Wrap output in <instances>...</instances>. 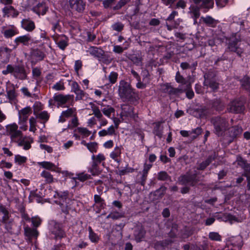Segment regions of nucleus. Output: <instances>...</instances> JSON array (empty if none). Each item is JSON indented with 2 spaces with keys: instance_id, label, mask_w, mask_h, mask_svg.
<instances>
[{
  "instance_id": "nucleus-1",
  "label": "nucleus",
  "mask_w": 250,
  "mask_h": 250,
  "mask_svg": "<svg viewBox=\"0 0 250 250\" xmlns=\"http://www.w3.org/2000/svg\"><path fill=\"white\" fill-rule=\"evenodd\" d=\"M210 122L213 126V133L218 137L223 136L230 128L229 120L225 116H213L210 118Z\"/></svg>"
},
{
  "instance_id": "nucleus-2",
  "label": "nucleus",
  "mask_w": 250,
  "mask_h": 250,
  "mask_svg": "<svg viewBox=\"0 0 250 250\" xmlns=\"http://www.w3.org/2000/svg\"><path fill=\"white\" fill-rule=\"evenodd\" d=\"M74 98L73 95L55 93L52 98L49 100V106L52 108L56 104L58 107H68L74 105Z\"/></svg>"
},
{
  "instance_id": "nucleus-3",
  "label": "nucleus",
  "mask_w": 250,
  "mask_h": 250,
  "mask_svg": "<svg viewBox=\"0 0 250 250\" xmlns=\"http://www.w3.org/2000/svg\"><path fill=\"white\" fill-rule=\"evenodd\" d=\"M131 85L125 82L122 80L120 82L118 92L120 98L124 100H129L134 97L135 91Z\"/></svg>"
},
{
  "instance_id": "nucleus-4",
  "label": "nucleus",
  "mask_w": 250,
  "mask_h": 250,
  "mask_svg": "<svg viewBox=\"0 0 250 250\" xmlns=\"http://www.w3.org/2000/svg\"><path fill=\"white\" fill-rule=\"evenodd\" d=\"M57 196L59 199V204L61 208L62 212L65 214H68L70 209V203L72 201L68 198V191L57 192L54 195L56 197Z\"/></svg>"
},
{
  "instance_id": "nucleus-5",
  "label": "nucleus",
  "mask_w": 250,
  "mask_h": 250,
  "mask_svg": "<svg viewBox=\"0 0 250 250\" xmlns=\"http://www.w3.org/2000/svg\"><path fill=\"white\" fill-rule=\"evenodd\" d=\"M227 48L231 52L236 53L239 56H241L243 53V50L240 48L239 43L241 42L239 36L236 34L232 35L227 39Z\"/></svg>"
},
{
  "instance_id": "nucleus-6",
  "label": "nucleus",
  "mask_w": 250,
  "mask_h": 250,
  "mask_svg": "<svg viewBox=\"0 0 250 250\" xmlns=\"http://www.w3.org/2000/svg\"><path fill=\"white\" fill-rule=\"evenodd\" d=\"M245 109L244 103L241 100L235 99L228 104L227 111L229 113L238 114L243 112Z\"/></svg>"
},
{
  "instance_id": "nucleus-7",
  "label": "nucleus",
  "mask_w": 250,
  "mask_h": 250,
  "mask_svg": "<svg viewBox=\"0 0 250 250\" xmlns=\"http://www.w3.org/2000/svg\"><path fill=\"white\" fill-rule=\"evenodd\" d=\"M91 109L92 111V114L98 119L99 122V125L98 128H101L103 126H106L108 124V121L103 116L101 111L99 107L95 104L91 102L89 103Z\"/></svg>"
},
{
  "instance_id": "nucleus-8",
  "label": "nucleus",
  "mask_w": 250,
  "mask_h": 250,
  "mask_svg": "<svg viewBox=\"0 0 250 250\" xmlns=\"http://www.w3.org/2000/svg\"><path fill=\"white\" fill-rule=\"evenodd\" d=\"M6 129L7 135L10 136L11 140L13 142H17L18 139L22 136L21 131L18 129V126L15 123L7 125Z\"/></svg>"
},
{
  "instance_id": "nucleus-9",
  "label": "nucleus",
  "mask_w": 250,
  "mask_h": 250,
  "mask_svg": "<svg viewBox=\"0 0 250 250\" xmlns=\"http://www.w3.org/2000/svg\"><path fill=\"white\" fill-rule=\"evenodd\" d=\"M92 164L90 169V172L93 175H96L99 174L98 166L104 161L105 157L102 153H99L98 155L92 156Z\"/></svg>"
},
{
  "instance_id": "nucleus-10",
  "label": "nucleus",
  "mask_w": 250,
  "mask_h": 250,
  "mask_svg": "<svg viewBox=\"0 0 250 250\" xmlns=\"http://www.w3.org/2000/svg\"><path fill=\"white\" fill-rule=\"evenodd\" d=\"M29 2L34 5L32 7V11L38 15H44L48 10V7L44 2L37 3L36 0H29Z\"/></svg>"
},
{
  "instance_id": "nucleus-11",
  "label": "nucleus",
  "mask_w": 250,
  "mask_h": 250,
  "mask_svg": "<svg viewBox=\"0 0 250 250\" xmlns=\"http://www.w3.org/2000/svg\"><path fill=\"white\" fill-rule=\"evenodd\" d=\"M198 181L196 179V174H190L188 173L181 175L179 178V182L182 185H189L191 186H195Z\"/></svg>"
},
{
  "instance_id": "nucleus-12",
  "label": "nucleus",
  "mask_w": 250,
  "mask_h": 250,
  "mask_svg": "<svg viewBox=\"0 0 250 250\" xmlns=\"http://www.w3.org/2000/svg\"><path fill=\"white\" fill-rule=\"evenodd\" d=\"M12 75L15 78L21 80H24L27 79V74L23 65L12 66Z\"/></svg>"
},
{
  "instance_id": "nucleus-13",
  "label": "nucleus",
  "mask_w": 250,
  "mask_h": 250,
  "mask_svg": "<svg viewBox=\"0 0 250 250\" xmlns=\"http://www.w3.org/2000/svg\"><path fill=\"white\" fill-rule=\"evenodd\" d=\"M71 10L79 13H83L85 8L86 3L83 0H69Z\"/></svg>"
},
{
  "instance_id": "nucleus-14",
  "label": "nucleus",
  "mask_w": 250,
  "mask_h": 250,
  "mask_svg": "<svg viewBox=\"0 0 250 250\" xmlns=\"http://www.w3.org/2000/svg\"><path fill=\"white\" fill-rule=\"evenodd\" d=\"M52 38L59 48L62 50H64L68 45L69 39L64 35L56 34Z\"/></svg>"
},
{
  "instance_id": "nucleus-15",
  "label": "nucleus",
  "mask_w": 250,
  "mask_h": 250,
  "mask_svg": "<svg viewBox=\"0 0 250 250\" xmlns=\"http://www.w3.org/2000/svg\"><path fill=\"white\" fill-rule=\"evenodd\" d=\"M52 234L54 235L55 239H61L66 236L65 231L63 229L62 224L55 223L51 229Z\"/></svg>"
},
{
  "instance_id": "nucleus-16",
  "label": "nucleus",
  "mask_w": 250,
  "mask_h": 250,
  "mask_svg": "<svg viewBox=\"0 0 250 250\" xmlns=\"http://www.w3.org/2000/svg\"><path fill=\"white\" fill-rule=\"evenodd\" d=\"M71 91L76 94V100H80L83 99L86 93L83 90L79 84L76 81H73L71 84Z\"/></svg>"
},
{
  "instance_id": "nucleus-17",
  "label": "nucleus",
  "mask_w": 250,
  "mask_h": 250,
  "mask_svg": "<svg viewBox=\"0 0 250 250\" xmlns=\"http://www.w3.org/2000/svg\"><path fill=\"white\" fill-rule=\"evenodd\" d=\"M32 108L30 106H26L25 108L19 111V124L26 123L29 116L32 113Z\"/></svg>"
},
{
  "instance_id": "nucleus-18",
  "label": "nucleus",
  "mask_w": 250,
  "mask_h": 250,
  "mask_svg": "<svg viewBox=\"0 0 250 250\" xmlns=\"http://www.w3.org/2000/svg\"><path fill=\"white\" fill-rule=\"evenodd\" d=\"M76 113L75 108H68L66 110L62 112L58 121L59 123H64L67 119L73 117Z\"/></svg>"
},
{
  "instance_id": "nucleus-19",
  "label": "nucleus",
  "mask_w": 250,
  "mask_h": 250,
  "mask_svg": "<svg viewBox=\"0 0 250 250\" xmlns=\"http://www.w3.org/2000/svg\"><path fill=\"white\" fill-rule=\"evenodd\" d=\"M24 235L27 237L28 240L30 242H32L33 239H37L39 232L35 228H31L28 226H26L24 228Z\"/></svg>"
},
{
  "instance_id": "nucleus-20",
  "label": "nucleus",
  "mask_w": 250,
  "mask_h": 250,
  "mask_svg": "<svg viewBox=\"0 0 250 250\" xmlns=\"http://www.w3.org/2000/svg\"><path fill=\"white\" fill-rule=\"evenodd\" d=\"M121 117L135 118V114L134 113V108L130 105L125 104L122 106V112H121Z\"/></svg>"
},
{
  "instance_id": "nucleus-21",
  "label": "nucleus",
  "mask_w": 250,
  "mask_h": 250,
  "mask_svg": "<svg viewBox=\"0 0 250 250\" xmlns=\"http://www.w3.org/2000/svg\"><path fill=\"white\" fill-rule=\"evenodd\" d=\"M12 49L7 47H0V61L3 63H7L10 59Z\"/></svg>"
},
{
  "instance_id": "nucleus-22",
  "label": "nucleus",
  "mask_w": 250,
  "mask_h": 250,
  "mask_svg": "<svg viewBox=\"0 0 250 250\" xmlns=\"http://www.w3.org/2000/svg\"><path fill=\"white\" fill-rule=\"evenodd\" d=\"M30 53L32 61H35L36 62L43 60L45 56L44 53L38 48L32 49Z\"/></svg>"
},
{
  "instance_id": "nucleus-23",
  "label": "nucleus",
  "mask_w": 250,
  "mask_h": 250,
  "mask_svg": "<svg viewBox=\"0 0 250 250\" xmlns=\"http://www.w3.org/2000/svg\"><path fill=\"white\" fill-rule=\"evenodd\" d=\"M146 233V231L143 226H137L135 229L134 233L136 242H140L142 241L143 239L145 238Z\"/></svg>"
},
{
  "instance_id": "nucleus-24",
  "label": "nucleus",
  "mask_w": 250,
  "mask_h": 250,
  "mask_svg": "<svg viewBox=\"0 0 250 250\" xmlns=\"http://www.w3.org/2000/svg\"><path fill=\"white\" fill-rule=\"evenodd\" d=\"M21 27L28 32L33 31L36 27L34 22L30 19H24L21 22Z\"/></svg>"
},
{
  "instance_id": "nucleus-25",
  "label": "nucleus",
  "mask_w": 250,
  "mask_h": 250,
  "mask_svg": "<svg viewBox=\"0 0 250 250\" xmlns=\"http://www.w3.org/2000/svg\"><path fill=\"white\" fill-rule=\"evenodd\" d=\"M34 114L36 116L37 119L41 120V123L44 124L49 120L50 118V114L47 111L39 112L36 109H34Z\"/></svg>"
},
{
  "instance_id": "nucleus-26",
  "label": "nucleus",
  "mask_w": 250,
  "mask_h": 250,
  "mask_svg": "<svg viewBox=\"0 0 250 250\" xmlns=\"http://www.w3.org/2000/svg\"><path fill=\"white\" fill-rule=\"evenodd\" d=\"M38 164L39 166L45 169L57 172L59 171V168L52 162L43 161L38 162Z\"/></svg>"
},
{
  "instance_id": "nucleus-27",
  "label": "nucleus",
  "mask_w": 250,
  "mask_h": 250,
  "mask_svg": "<svg viewBox=\"0 0 250 250\" xmlns=\"http://www.w3.org/2000/svg\"><path fill=\"white\" fill-rule=\"evenodd\" d=\"M205 81L204 84L205 86L210 87L213 90H215L218 88L219 83L214 80L209 78V74H206L204 75Z\"/></svg>"
},
{
  "instance_id": "nucleus-28",
  "label": "nucleus",
  "mask_w": 250,
  "mask_h": 250,
  "mask_svg": "<svg viewBox=\"0 0 250 250\" xmlns=\"http://www.w3.org/2000/svg\"><path fill=\"white\" fill-rule=\"evenodd\" d=\"M117 129L111 125L109 126L107 129H103L98 132V135L100 137H105L106 136H113L116 135Z\"/></svg>"
},
{
  "instance_id": "nucleus-29",
  "label": "nucleus",
  "mask_w": 250,
  "mask_h": 250,
  "mask_svg": "<svg viewBox=\"0 0 250 250\" xmlns=\"http://www.w3.org/2000/svg\"><path fill=\"white\" fill-rule=\"evenodd\" d=\"M3 16L9 17H16L19 15V12L12 6H5L2 9Z\"/></svg>"
},
{
  "instance_id": "nucleus-30",
  "label": "nucleus",
  "mask_w": 250,
  "mask_h": 250,
  "mask_svg": "<svg viewBox=\"0 0 250 250\" xmlns=\"http://www.w3.org/2000/svg\"><path fill=\"white\" fill-rule=\"evenodd\" d=\"M88 52L90 55L98 59H103L104 56V51L95 46H91Z\"/></svg>"
},
{
  "instance_id": "nucleus-31",
  "label": "nucleus",
  "mask_w": 250,
  "mask_h": 250,
  "mask_svg": "<svg viewBox=\"0 0 250 250\" xmlns=\"http://www.w3.org/2000/svg\"><path fill=\"white\" fill-rule=\"evenodd\" d=\"M122 146H116L114 150L110 153V157L114 161L119 163L120 162L119 158H120L122 154Z\"/></svg>"
},
{
  "instance_id": "nucleus-32",
  "label": "nucleus",
  "mask_w": 250,
  "mask_h": 250,
  "mask_svg": "<svg viewBox=\"0 0 250 250\" xmlns=\"http://www.w3.org/2000/svg\"><path fill=\"white\" fill-rule=\"evenodd\" d=\"M165 88L164 89V92L168 93L170 95H177L179 93L184 92L185 90L181 88H174L168 84L164 85Z\"/></svg>"
},
{
  "instance_id": "nucleus-33",
  "label": "nucleus",
  "mask_w": 250,
  "mask_h": 250,
  "mask_svg": "<svg viewBox=\"0 0 250 250\" xmlns=\"http://www.w3.org/2000/svg\"><path fill=\"white\" fill-rule=\"evenodd\" d=\"M41 176L44 179V182L46 184H50L54 183L55 179L53 175L47 170H43L40 174Z\"/></svg>"
},
{
  "instance_id": "nucleus-34",
  "label": "nucleus",
  "mask_w": 250,
  "mask_h": 250,
  "mask_svg": "<svg viewBox=\"0 0 250 250\" xmlns=\"http://www.w3.org/2000/svg\"><path fill=\"white\" fill-rule=\"evenodd\" d=\"M30 40L31 36L29 34H27L17 37L15 39L14 42L16 44L17 46H18L20 43L24 45H27L28 44Z\"/></svg>"
},
{
  "instance_id": "nucleus-35",
  "label": "nucleus",
  "mask_w": 250,
  "mask_h": 250,
  "mask_svg": "<svg viewBox=\"0 0 250 250\" xmlns=\"http://www.w3.org/2000/svg\"><path fill=\"white\" fill-rule=\"evenodd\" d=\"M163 123L164 121H160L153 123L154 128L153 133L160 138L162 137L163 135V126L162 125V124Z\"/></svg>"
},
{
  "instance_id": "nucleus-36",
  "label": "nucleus",
  "mask_w": 250,
  "mask_h": 250,
  "mask_svg": "<svg viewBox=\"0 0 250 250\" xmlns=\"http://www.w3.org/2000/svg\"><path fill=\"white\" fill-rule=\"evenodd\" d=\"M201 20L203 22L208 26L211 27H215L218 23L219 21L217 20H215L212 17L209 16H207L205 17H202Z\"/></svg>"
},
{
  "instance_id": "nucleus-37",
  "label": "nucleus",
  "mask_w": 250,
  "mask_h": 250,
  "mask_svg": "<svg viewBox=\"0 0 250 250\" xmlns=\"http://www.w3.org/2000/svg\"><path fill=\"white\" fill-rule=\"evenodd\" d=\"M215 158L216 154L214 153L213 155L209 156L205 161L200 163L198 165L197 169L199 170L205 169Z\"/></svg>"
},
{
  "instance_id": "nucleus-38",
  "label": "nucleus",
  "mask_w": 250,
  "mask_h": 250,
  "mask_svg": "<svg viewBox=\"0 0 250 250\" xmlns=\"http://www.w3.org/2000/svg\"><path fill=\"white\" fill-rule=\"evenodd\" d=\"M2 33L5 38H10L18 34L19 32L15 27L13 26L11 28L6 29L3 30Z\"/></svg>"
},
{
  "instance_id": "nucleus-39",
  "label": "nucleus",
  "mask_w": 250,
  "mask_h": 250,
  "mask_svg": "<svg viewBox=\"0 0 250 250\" xmlns=\"http://www.w3.org/2000/svg\"><path fill=\"white\" fill-rule=\"evenodd\" d=\"M81 144L86 146L87 149L92 153L96 152L98 148V144L96 142L86 143L85 141L83 140Z\"/></svg>"
},
{
  "instance_id": "nucleus-40",
  "label": "nucleus",
  "mask_w": 250,
  "mask_h": 250,
  "mask_svg": "<svg viewBox=\"0 0 250 250\" xmlns=\"http://www.w3.org/2000/svg\"><path fill=\"white\" fill-rule=\"evenodd\" d=\"M214 5L213 0H202L200 8L204 9V12H207L209 9L213 8Z\"/></svg>"
},
{
  "instance_id": "nucleus-41",
  "label": "nucleus",
  "mask_w": 250,
  "mask_h": 250,
  "mask_svg": "<svg viewBox=\"0 0 250 250\" xmlns=\"http://www.w3.org/2000/svg\"><path fill=\"white\" fill-rule=\"evenodd\" d=\"M0 212L3 213V216L1 219V222L3 224H6L9 219L10 215L7 209L3 205L0 206Z\"/></svg>"
},
{
  "instance_id": "nucleus-42",
  "label": "nucleus",
  "mask_w": 250,
  "mask_h": 250,
  "mask_svg": "<svg viewBox=\"0 0 250 250\" xmlns=\"http://www.w3.org/2000/svg\"><path fill=\"white\" fill-rule=\"evenodd\" d=\"M212 106L218 112L222 111L225 108V104L220 99L214 100L212 102Z\"/></svg>"
},
{
  "instance_id": "nucleus-43",
  "label": "nucleus",
  "mask_w": 250,
  "mask_h": 250,
  "mask_svg": "<svg viewBox=\"0 0 250 250\" xmlns=\"http://www.w3.org/2000/svg\"><path fill=\"white\" fill-rule=\"evenodd\" d=\"M242 132V129L241 127L236 125L232 127L229 131V135L232 138H236Z\"/></svg>"
},
{
  "instance_id": "nucleus-44",
  "label": "nucleus",
  "mask_w": 250,
  "mask_h": 250,
  "mask_svg": "<svg viewBox=\"0 0 250 250\" xmlns=\"http://www.w3.org/2000/svg\"><path fill=\"white\" fill-rule=\"evenodd\" d=\"M240 83L242 88L250 93V78L247 76H245L240 81Z\"/></svg>"
},
{
  "instance_id": "nucleus-45",
  "label": "nucleus",
  "mask_w": 250,
  "mask_h": 250,
  "mask_svg": "<svg viewBox=\"0 0 250 250\" xmlns=\"http://www.w3.org/2000/svg\"><path fill=\"white\" fill-rule=\"evenodd\" d=\"M76 131L78 132L83 138H86L91 134V131L85 127H78L76 129Z\"/></svg>"
},
{
  "instance_id": "nucleus-46",
  "label": "nucleus",
  "mask_w": 250,
  "mask_h": 250,
  "mask_svg": "<svg viewBox=\"0 0 250 250\" xmlns=\"http://www.w3.org/2000/svg\"><path fill=\"white\" fill-rule=\"evenodd\" d=\"M94 201L95 203L99 206V210L104 208L105 205L104 200L101 197L100 195H95L94 196Z\"/></svg>"
},
{
  "instance_id": "nucleus-47",
  "label": "nucleus",
  "mask_w": 250,
  "mask_h": 250,
  "mask_svg": "<svg viewBox=\"0 0 250 250\" xmlns=\"http://www.w3.org/2000/svg\"><path fill=\"white\" fill-rule=\"evenodd\" d=\"M32 141H29L26 139H23L18 142V146H23L24 150H28L31 148V143Z\"/></svg>"
},
{
  "instance_id": "nucleus-48",
  "label": "nucleus",
  "mask_w": 250,
  "mask_h": 250,
  "mask_svg": "<svg viewBox=\"0 0 250 250\" xmlns=\"http://www.w3.org/2000/svg\"><path fill=\"white\" fill-rule=\"evenodd\" d=\"M89 238L93 243H97L99 240L98 235L95 233L91 227H88Z\"/></svg>"
},
{
  "instance_id": "nucleus-49",
  "label": "nucleus",
  "mask_w": 250,
  "mask_h": 250,
  "mask_svg": "<svg viewBox=\"0 0 250 250\" xmlns=\"http://www.w3.org/2000/svg\"><path fill=\"white\" fill-rule=\"evenodd\" d=\"M6 94L7 98L10 101H14L17 97L15 89L14 87L10 89H7Z\"/></svg>"
},
{
  "instance_id": "nucleus-50",
  "label": "nucleus",
  "mask_w": 250,
  "mask_h": 250,
  "mask_svg": "<svg viewBox=\"0 0 250 250\" xmlns=\"http://www.w3.org/2000/svg\"><path fill=\"white\" fill-rule=\"evenodd\" d=\"M200 7H199L197 6H193L191 8L190 12L192 18L194 19L195 22H196L197 19L200 17Z\"/></svg>"
},
{
  "instance_id": "nucleus-51",
  "label": "nucleus",
  "mask_w": 250,
  "mask_h": 250,
  "mask_svg": "<svg viewBox=\"0 0 250 250\" xmlns=\"http://www.w3.org/2000/svg\"><path fill=\"white\" fill-rule=\"evenodd\" d=\"M123 216L124 214L122 212L113 211L106 216V218H111L113 220H117L123 217Z\"/></svg>"
},
{
  "instance_id": "nucleus-52",
  "label": "nucleus",
  "mask_w": 250,
  "mask_h": 250,
  "mask_svg": "<svg viewBox=\"0 0 250 250\" xmlns=\"http://www.w3.org/2000/svg\"><path fill=\"white\" fill-rule=\"evenodd\" d=\"M79 125L78 118L77 116V113L72 117V119L70 121L68 125L67 128L73 129L77 127Z\"/></svg>"
},
{
  "instance_id": "nucleus-53",
  "label": "nucleus",
  "mask_w": 250,
  "mask_h": 250,
  "mask_svg": "<svg viewBox=\"0 0 250 250\" xmlns=\"http://www.w3.org/2000/svg\"><path fill=\"white\" fill-rule=\"evenodd\" d=\"M15 163L19 165H21L25 163L27 159L25 156H22L20 155H16L15 156Z\"/></svg>"
},
{
  "instance_id": "nucleus-54",
  "label": "nucleus",
  "mask_w": 250,
  "mask_h": 250,
  "mask_svg": "<svg viewBox=\"0 0 250 250\" xmlns=\"http://www.w3.org/2000/svg\"><path fill=\"white\" fill-rule=\"evenodd\" d=\"M157 179L160 181H167L170 179V177L167 172L161 171L158 173Z\"/></svg>"
},
{
  "instance_id": "nucleus-55",
  "label": "nucleus",
  "mask_w": 250,
  "mask_h": 250,
  "mask_svg": "<svg viewBox=\"0 0 250 250\" xmlns=\"http://www.w3.org/2000/svg\"><path fill=\"white\" fill-rule=\"evenodd\" d=\"M134 170L135 169L133 168L127 166L123 169H119L118 174L120 176H123L129 173H132Z\"/></svg>"
},
{
  "instance_id": "nucleus-56",
  "label": "nucleus",
  "mask_w": 250,
  "mask_h": 250,
  "mask_svg": "<svg viewBox=\"0 0 250 250\" xmlns=\"http://www.w3.org/2000/svg\"><path fill=\"white\" fill-rule=\"evenodd\" d=\"M208 238L212 241H221L222 239L221 236L216 232H210L208 234Z\"/></svg>"
},
{
  "instance_id": "nucleus-57",
  "label": "nucleus",
  "mask_w": 250,
  "mask_h": 250,
  "mask_svg": "<svg viewBox=\"0 0 250 250\" xmlns=\"http://www.w3.org/2000/svg\"><path fill=\"white\" fill-rule=\"evenodd\" d=\"M102 111L104 115L108 118H110L111 114L115 112V109L111 106H107L104 108Z\"/></svg>"
},
{
  "instance_id": "nucleus-58",
  "label": "nucleus",
  "mask_w": 250,
  "mask_h": 250,
  "mask_svg": "<svg viewBox=\"0 0 250 250\" xmlns=\"http://www.w3.org/2000/svg\"><path fill=\"white\" fill-rule=\"evenodd\" d=\"M203 130L200 127H198L190 131V134L191 138L193 140L195 139L199 135H201L202 133Z\"/></svg>"
},
{
  "instance_id": "nucleus-59",
  "label": "nucleus",
  "mask_w": 250,
  "mask_h": 250,
  "mask_svg": "<svg viewBox=\"0 0 250 250\" xmlns=\"http://www.w3.org/2000/svg\"><path fill=\"white\" fill-rule=\"evenodd\" d=\"M60 19L51 21V24L52 25V30L54 32H55L56 30L61 31V26L60 24Z\"/></svg>"
},
{
  "instance_id": "nucleus-60",
  "label": "nucleus",
  "mask_w": 250,
  "mask_h": 250,
  "mask_svg": "<svg viewBox=\"0 0 250 250\" xmlns=\"http://www.w3.org/2000/svg\"><path fill=\"white\" fill-rule=\"evenodd\" d=\"M131 0H120L117 4L114 6L112 7L114 10H119L121 9L124 6L130 1Z\"/></svg>"
},
{
  "instance_id": "nucleus-61",
  "label": "nucleus",
  "mask_w": 250,
  "mask_h": 250,
  "mask_svg": "<svg viewBox=\"0 0 250 250\" xmlns=\"http://www.w3.org/2000/svg\"><path fill=\"white\" fill-rule=\"evenodd\" d=\"M118 76V74L117 72H111L108 76V80L110 83L111 84L115 83L117 82Z\"/></svg>"
},
{
  "instance_id": "nucleus-62",
  "label": "nucleus",
  "mask_w": 250,
  "mask_h": 250,
  "mask_svg": "<svg viewBox=\"0 0 250 250\" xmlns=\"http://www.w3.org/2000/svg\"><path fill=\"white\" fill-rule=\"evenodd\" d=\"M52 88L57 91H62L64 90L65 87L64 83L62 81H59L52 86Z\"/></svg>"
},
{
  "instance_id": "nucleus-63",
  "label": "nucleus",
  "mask_w": 250,
  "mask_h": 250,
  "mask_svg": "<svg viewBox=\"0 0 250 250\" xmlns=\"http://www.w3.org/2000/svg\"><path fill=\"white\" fill-rule=\"evenodd\" d=\"M111 27L115 31L121 32L123 30L124 25L120 22H118L112 24Z\"/></svg>"
},
{
  "instance_id": "nucleus-64",
  "label": "nucleus",
  "mask_w": 250,
  "mask_h": 250,
  "mask_svg": "<svg viewBox=\"0 0 250 250\" xmlns=\"http://www.w3.org/2000/svg\"><path fill=\"white\" fill-rule=\"evenodd\" d=\"M186 91V96L189 99H191L193 98L194 94L192 90L191 89V85L188 84L187 85V88L185 89Z\"/></svg>"
}]
</instances>
